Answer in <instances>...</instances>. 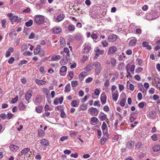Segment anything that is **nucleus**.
Instances as JSON below:
<instances>
[{"mask_svg": "<svg viewBox=\"0 0 160 160\" xmlns=\"http://www.w3.org/2000/svg\"><path fill=\"white\" fill-rule=\"evenodd\" d=\"M40 144L39 145V143H37L36 145V148L37 150L38 151H40L42 150V146H47L48 145V142L47 140L45 139H43L40 142Z\"/></svg>", "mask_w": 160, "mask_h": 160, "instance_id": "f257e3e1", "label": "nucleus"}, {"mask_svg": "<svg viewBox=\"0 0 160 160\" xmlns=\"http://www.w3.org/2000/svg\"><path fill=\"white\" fill-rule=\"evenodd\" d=\"M45 20L44 17L41 15H37L35 16L34 21L36 24L40 25L43 23Z\"/></svg>", "mask_w": 160, "mask_h": 160, "instance_id": "f03ea898", "label": "nucleus"}, {"mask_svg": "<svg viewBox=\"0 0 160 160\" xmlns=\"http://www.w3.org/2000/svg\"><path fill=\"white\" fill-rule=\"evenodd\" d=\"M93 66L95 67V72L97 75H98L101 70V66L100 63L98 62H95L93 63Z\"/></svg>", "mask_w": 160, "mask_h": 160, "instance_id": "7ed1b4c3", "label": "nucleus"}, {"mask_svg": "<svg viewBox=\"0 0 160 160\" xmlns=\"http://www.w3.org/2000/svg\"><path fill=\"white\" fill-rule=\"evenodd\" d=\"M91 44L88 43H85L83 45V52L86 53L90 52L91 49Z\"/></svg>", "mask_w": 160, "mask_h": 160, "instance_id": "20e7f679", "label": "nucleus"}, {"mask_svg": "<svg viewBox=\"0 0 160 160\" xmlns=\"http://www.w3.org/2000/svg\"><path fill=\"white\" fill-rule=\"evenodd\" d=\"M32 90H29L26 93L25 96V98L28 102H30V100L32 95Z\"/></svg>", "mask_w": 160, "mask_h": 160, "instance_id": "39448f33", "label": "nucleus"}, {"mask_svg": "<svg viewBox=\"0 0 160 160\" xmlns=\"http://www.w3.org/2000/svg\"><path fill=\"white\" fill-rule=\"evenodd\" d=\"M62 31V28L59 26H55L52 29V32L55 34H58L61 32Z\"/></svg>", "mask_w": 160, "mask_h": 160, "instance_id": "423d86ee", "label": "nucleus"}, {"mask_svg": "<svg viewBox=\"0 0 160 160\" xmlns=\"http://www.w3.org/2000/svg\"><path fill=\"white\" fill-rule=\"evenodd\" d=\"M102 130L103 133L104 135H106V136L108 137L109 136L108 134V128L105 122H103L102 126Z\"/></svg>", "mask_w": 160, "mask_h": 160, "instance_id": "0eeeda50", "label": "nucleus"}, {"mask_svg": "<svg viewBox=\"0 0 160 160\" xmlns=\"http://www.w3.org/2000/svg\"><path fill=\"white\" fill-rule=\"evenodd\" d=\"M88 110L90 112L92 116H97L99 112L96 108L92 107L90 108Z\"/></svg>", "mask_w": 160, "mask_h": 160, "instance_id": "6e6552de", "label": "nucleus"}, {"mask_svg": "<svg viewBox=\"0 0 160 160\" xmlns=\"http://www.w3.org/2000/svg\"><path fill=\"white\" fill-rule=\"evenodd\" d=\"M117 39V36L114 34H111L108 37V40L110 42H115Z\"/></svg>", "mask_w": 160, "mask_h": 160, "instance_id": "1a4fd4ad", "label": "nucleus"}, {"mask_svg": "<svg viewBox=\"0 0 160 160\" xmlns=\"http://www.w3.org/2000/svg\"><path fill=\"white\" fill-rule=\"evenodd\" d=\"M69 51L67 48H65L63 49V51L61 52V54H63L64 57L69 58L70 54H69Z\"/></svg>", "mask_w": 160, "mask_h": 160, "instance_id": "9d476101", "label": "nucleus"}, {"mask_svg": "<svg viewBox=\"0 0 160 160\" xmlns=\"http://www.w3.org/2000/svg\"><path fill=\"white\" fill-rule=\"evenodd\" d=\"M135 67V66L134 65H132L128 63L126 65V70H127V69H128V71H129V70H130L132 73L133 74Z\"/></svg>", "mask_w": 160, "mask_h": 160, "instance_id": "9b49d317", "label": "nucleus"}, {"mask_svg": "<svg viewBox=\"0 0 160 160\" xmlns=\"http://www.w3.org/2000/svg\"><path fill=\"white\" fill-rule=\"evenodd\" d=\"M107 97L105 93H102L101 95L100 100L102 104H105L106 102Z\"/></svg>", "mask_w": 160, "mask_h": 160, "instance_id": "f8f14e48", "label": "nucleus"}, {"mask_svg": "<svg viewBox=\"0 0 160 160\" xmlns=\"http://www.w3.org/2000/svg\"><path fill=\"white\" fill-rule=\"evenodd\" d=\"M10 20L12 22H15L18 23L21 20V18H19L18 16L17 15L13 16L12 18H10Z\"/></svg>", "mask_w": 160, "mask_h": 160, "instance_id": "ddd939ff", "label": "nucleus"}, {"mask_svg": "<svg viewBox=\"0 0 160 160\" xmlns=\"http://www.w3.org/2000/svg\"><path fill=\"white\" fill-rule=\"evenodd\" d=\"M67 70V68L65 66H62L60 69V75L61 76H64L66 74V72Z\"/></svg>", "mask_w": 160, "mask_h": 160, "instance_id": "4468645a", "label": "nucleus"}, {"mask_svg": "<svg viewBox=\"0 0 160 160\" xmlns=\"http://www.w3.org/2000/svg\"><path fill=\"white\" fill-rule=\"evenodd\" d=\"M117 50V48L114 46L111 47L109 49L108 52V54L114 53Z\"/></svg>", "mask_w": 160, "mask_h": 160, "instance_id": "2eb2a0df", "label": "nucleus"}, {"mask_svg": "<svg viewBox=\"0 0 160 160\" xmlns=\"http://www.w3.org/2000/svg\"><path fill=\"white\" fill-rule=\"evenodd\" d=\"M42 98V96L40 95H37L36 97L34 102L35 104L40 103L41 102Z\"/></svg>", "mask_w": 160, "mask_h": 160, "instance_id": "dca6fc26", "label": "nucleus"}, {"mask_svg": "<svg viewBox=\"0 0 160 160\" xmlns=\"http://www.w3.org/2000/svg\"><path fill=\"white\" fill-rule=\"evenodd\" d=\"M9 148L11 151L15 152L19 149V147L13 144H11L10 145Z\"/></svg>", "mask_w": 160, "mask_h": 160, "instance_id": "f3484780", "label": "nucleus"}, {"mask_svg": "<svg viewBox=\"0 0 160 160\" xmlns=\"http://www.w3.org/2000/svg\"><path fill=\"white\" fill-rule=\"evenodd\" d=\"M112 97L113 100L116 102L118 97V93L117 90H116L114 93H112Z\"/></svg>", "mask_w": 160, "mask_h": 160, "instance_id": "a211bd4d", "label": "nucleus"}, {"mask_svg": "<svg viewBox=\"0 0 160 160\" xmlns=\"http://www.w3.org/2000/svg\"><path fill=\"white\" fill-rule=\"evenodd\" d=\"M137 42V39L135 38H134L131 39L129 43V45L131 46H135Z\"/></svg>", "mask_w": 160, "mask_h": 160, "instance_id": "6ab92c4d", "label": "nucleus"}, {"mask_svg": "<svg viewBox=\"0 0 160 160\" xmlns=\"http://www.w3.org/2000/svg\"><path fill=\"white\" fill-rule=\"evenodd\" d=\"M96 52L95 55L98 57L100 55H102L104 53V51L103 50H99V49H96L95 51Z\"/></svg>", "mask_w": 160, "mask_h": 160, "instance_id": "aec40b11", "label": "nucleus"}, {"mask_svg": "<svg viewBox=\"0 0 160 160\" xmlns=\"http://www.w3.org/2000/svg\"><path fill=\"white\" fill-rule=\"evenodd\" d=\"M135 143L132 141H129L126 144L127 147L129 148H133L134 146Z\"/></svg>", "mask_w": 160, "mask_h": 160, "instance_id": "412c9836", "label": "nucleus"}, {"mask_svg": "<svg viewBox=\"0 0 160 160\" xmlns=\"http://www.w3.org/2000/svg\"><path fill=\"white\" fill-rule=\"evenodd\" d=\"M38 136L41 138H43L45 135V132L42 129H39L38 131Z\"/></svg>", "mask_w": 160, "mask_h": 160, "instance_id": "4be33fe9", "label": "nucleus"}, {"mask_svg": "<svg viewBox=\"0 0 160 160\" xmlns=\"http://www.w3.org/2000/svg\"><path fill=\"white\" fill-rule=\"evenodd\" d=\"M148 43L146 41H144L142 43V46L143 47H146L148 50H150L152 49L151 46L148 45Z\"/></svg>", "mask_w": 160, "mask_h": 160, "instance_id": "5701e85b", "label": "nucleus"}, {"mask_svg": "<svg viewBox=\"0 0 160 160\" xmlns=\"http://www.w3.org/2000/svg\"><path fill=\"white\" fill-rule=\"evenodd\" d=\"M83 38L82 35L80 33H77L74 37L75 39L77 41H79L82 39Z\"/></svg>", "mask_w": 160, "mask_h": 160, "instance_id": "b1692460", "label": "nucleus"}, {"mask_svg": "<svg viewBox=\"0 0 160 160\" xmlns=\"http://www.w3.org/2000/svg\"><path fill=\"white\" fill-rule=\"evenodd\" d=\"M64 17V15L63 14H61L58 15L55 20V21L57 22H59L63 19Z\"/></svg>", "mask_w": 160, "mask_h": 160, "instance_id": "393cba45", "label": "nucleus"}, {"mask_svg": "<svg viewBox=\"0 0 160 160\" xmlns=\"http://www.w3.org/2000/svg\"><path fill=\"white\" fill-rule=\"evenodd\" d=\"M68 58L64 56L63 57V58H62L60 61V63L61 65H65L68 62Z\"/></svg>", "mask_w": 160, "mask_h": 160, "instance_id": "a878e982", "label": "nucleus"}, {"mask_svg": "<svg viewBox=\"0 0 160 160\" xmlns=\"http://www.w3.org/2000/svg\"><path fill=\"white\" fill-rule=\"evenodd\" d=\"M36 82L38 85H42L45 84L46 82V81H44L42 80H39L38 79H36L35 80Z\"/></svg>", "mask_w": 160, "mask_h": 160, "instance_id": "bb28decb", "label": "nucleus"}, {"mask_svg": "<svg viewBox=\"0 0 160 160\" xmlns=\"http://www.w3.org/2000/svg\"><path fill=\"white\" fill-rule=\"evenodd\" d=\"M26 107V106L23 102H21L19 105L18 108L21 110L24 111Z\"/></svg>", "mask_w": 160, "mask_h": 160, "instance_id": "cd10ccee", "label": "nucleus"}, {"mask_svg": "<svg viewBox=\"0 0 160 160\" xmlns=\"http://www.w3.org/2000/svg\"><path fill=\"white\" fill-rule=\"evenodd\" d=\"M152 150L154 152H157L160 150V146L158 144H155L152 148Z\"/></svg>", "mask_w": 160, "mask_h": 160, "instance_id": "c85d7f7f", "label": "nucleus"}, {"mask_svg": "<svg viewBox=\"0 0 160 160\" xmlns=\"http://www.w3.org/2000/svg\"><path fill=\"white\" fill-rule=\"evenodd\" d=\"M71 90L70 85L69 83L67 84L65 88L64 91L65 92H69Z\"/></svg>", "mask_w": 160, "mask_h": 160, "instance_id": "c756f323", "label": "nucleus"}, {"mask_svg": "<svg viewBox=\"0 0 160 160\" xmlns=\"http://www.w3.org/2000/svg\"><path fill=\"white\" fill-rule=\"evenodd\" d=\"M41 46L40 45L38 46L34 51V53L35 55L38 54L40 52Z\"/></svg>", "mask_w": 160, "mask_h": 160, "instance_id": "7c9ffc66", "label": "nucleus"}, {"mask_svg": "<svg viewBox=\"0 0 160 160\" xmlns=\"http://www.w3.org/2000/svg\"><path fill=\"white\" fill-rule=\"evenodd\" d=\"M87 75V73L85 72H82L79 75V79L81 80L83 79V77L86 76Z\"/></svg>", "mask_w": 160, "mask_h": 160, "instance_id": "2f4dec72", "label": "nucleus"}, {"mask_svg": "<svg viewBox=\"0 0 160 160\" xmlns=\"http://www.w3.org/2000/svg\"><path fill=\"white\" fill-rule=\"evenodd\" d=\"M42 91L43 93L46 94V95H47V98H49L48 95L49 93V90L46 88H44L42 90Z\"/></svg>", "mask_w": 160, "mask_h": 160, "instance_id": "473e14b6", "label": "nucleus"}, {"mask_svg": "<svg viewBox=\"0 0 160 160\" xmlns=\"http://www.w3.org/2000/svg\"><path fill=\"white\" fill-rule=\"evenodd\" d=\"M30 151V149L29 148H26L23 149L21 152L22 155L26 154Z\"/></svg>", "mask_w": 160, "mask_h": 160, "instance_id": "72a5a7b5", "label": "nucleus"}, {"mask_svg": "<svg viewBox=\"0 0 160 160\" xmlns=\"http://www.w3.org/2000/svg\"><path fill=\"white\" fill-rule=\"evenodd\" d=\"M43 107L42 106H38L36 107V111L38 113H40L42 112Z\"/></svg>", "mask_w": 160, "mask_h": 160, "instance_id": "f704fd0d", "label": "nucleus"}, {"mask_svg": "<svg viewBox=\"0 0 160 160\" xmlns=\"http://www.w3.org/2000/svg\"><path fill=\"white\" fill-rule=\"evenodd\" d=\"M91 38L94 40V41L97 42L99 40V38H98L97 35L95 33L92 34L91 35Z\"/></svg>", "mask_w": 160, "mask_h": 160, "instance_id": "c9c22d12", "label": "nucleus"}, {"mask_svg": "<svg viewBox=\"0 0 160 160\" xmlns=\"http://www.w3.org/2000/svg\"><path fill=\"white\" fill-rule=\"evenodd\" d=\"M33 21L31 19L29 20L28 21L25 22V24L27 27L31 26L33 24Z\"/></svg>", "mask_w": 160, "mask_h": 160, "instance_id": "e433bc0d", "label": "nucleus"}, {"mask_svg": "<svg viewBox=\"0 0 160 160\" xmlns=\"http://www.w3.org/2000/svg\"><path fill=\"white\" fill-rule=\"evenodd\" d=\"M124 64L123 62H121L118 66V69L119 70H122L124 68Z\"/></svg>", "mask_w": 160, "mask_h": 160, "instance_id": "4c0bfd02", "label": "nucleus"}, {"mask_svg": "<svg viewBox=\"0 0 160 160\" xmlns=\"http://www.w3.org/2000/svg\"><path fill=\"white\" fill-rule=\"evenodd\" d=\"M68 28L69 31L73 32L75 30V26L72 24L68 26Z\"/></svg>", "mask_w": 160, "mask_h": 160, "instance_id": "58836bf2", "label": "nucleus"}, {"mask_svg": "<svg viewBox=\"0 0 160 160\" xmlns=\"http://www.w3.org/2000/svg\"><path fill=\"white\" fill-rule=\"evenodd\" d=\"M28 48V44H23L22 45L21 47V50L23 51L25 50H27Z\"/></svg>", "mask_w": 160, "mask_h": 160, "instance_id": "ea45409f", "label": "nucleus"}, {"mask_svg": "<svg viewBox=\"0 0 160 160\" xmlns=\"http://www.w3.org/2000/svg\"><path fill=\"white\" fill-rule=\"evenodd\" d=\"M142 144L141 142H138L135 145V148L137 149H138L140 148L141 146H142Z\"/></svg>", "mask_w": 160, "mask_h": 160, "instance_id": "a19ab883", "label": "nucleus"}, {"mask_svg": "<svg viewBox=\"0 0 160 160\" xmlns=\"http://www.w3.org/2000/svg\"><path fill=\"white\" fill-rule=\"evenodd\" d=\"M78 85V82L77 81H72L71 82L72 86L73 88L76 87Z\"/></svg>", "mask_w": 160, "mask_h": 160, "instance_id": "79ce46f5", "label": "nucleus"}, {"mask_svg": "<svg viewBox=\"0 0 160 160\" xmlns=\"http://www.w3.org/2000/svg\"><path fill=\"white\" fill-rule=\"evenodd\" d=\"M60 59V56L59 55L52 56V61H57Z\"/></svg>", "mask_w": 160, "mask_h": 160, "instance_id": "37998d69", "label": "nucleus"}, {"mask_svg": "<svg viewBox=\"0 0 160 160\" xmlns=\"http://www.w3.org/2000/svg\"><path fill=\"white\" fill-rule=\"evenodd\" d=\"M63 105H59L58 106L56 107V108H57V110L58 111H59L60 112H61L63 110Z\"/></svg>", "mask_w": 160, "mask_h": 160, "instance_id": "c03bdc74", "label": "nucleus"}, {"mask_svg": "<svg viewBox=\"0 0 160 160\" xmlns=\"http://www.w3.org/2000/svg\"><path fill=\"white\" fill-rule=\"evenodd\" d=\"M126 100L125 98H123L120 102V105L122 107H124L125 105Z\"/></svg>", "mask_w": 160, "mask_h": 160, "instance_id": "a18cd8bd", "label": "nucleus"}, {"mask_svg": "<svg viewBox=\"0 0 160 160\" xmlns=\"http://www.w3.org/2000/svg\"><path fill=\"white\" fill-rule=\"evenodd\" d=\"M13 35H17L16 30L14 29H12L11 32L9 34V35L10 37H12Z\"/></svg>", "mask_w": 160, "mask_h": 160, "instance_id": "49530a36", "label": "nucleus"}, {"mask_svg": "<svg viewBox=\"0 0 160 160\" xmlns=\"http://www.w3.org/2000/svg\"><path fill=\"white\" fill-rule=\"evenodd\" d=\"M23 55L24 56H30L32 55V53L29 51H26L23 52Z\"/></svg>", "mask_w": 160, "mask_h": 160, "instance_id": "de8ad7c7", "label": "nucleus"}, {"mask_svg": "<svg viewBox=\"0 0 160 160\" xmlns=\"http://www.w3.org/2000/svg\"><path fill=\"white\" fill-rule=\"evenodd\" d=\"M92 68V67L91 65H88L84 68V70L87 72H89L91 70Z\"/></svg>", "mask_w": 160, "mask_h": 160, "instance_id": "09e8293b", "label": "nucleus"}, {"mask_svg": "<svg viewBox=\"0 0 160 160\" xmlns=\"http://www.w3.org/2000/svg\"><path fill=\"white\" fill-rule=\"evenodd\" d=\"M107 139L105 138L102 137L101 139V144L103 145L107 140Z\"/></svg>", "mask_w": 160, "mask_h": 160, "instance_id": "8fccbe9b", "label": "nucleus"}, {"mask_svg": "<svg viewBox=\"0 0 160 160\" xmlns=\"http://www.w3.org/2000/svg\"><path fill=\"white\" fill-rule=\"evenodd\" d=\"M39 71L42 74H44L45 72L44 68L43 66L40 67Z\"/></svg>", "mask_w": 160, "mask_h": 160, "instance_id": "3c124183", "label": "nucleus"}, {"mask_svg": "<svg viewBox=\"0 0 160 160\" xmlns=\"http://www.w3.org/2000/svg\"><path fill=\"white\" fill-rule=\"evenodd\" d=\"M28 63V61L25 60H22L20 61V62L18 63V65L19 66H21L24 64H27Z\"/></svg>", "mask_w": 160, "mask_h": 160, "instance_id": "603ef678", "label": "nucleus"}, {"mask_svg": "<svg viewBox=\"0 0 160 160\" xmlns=\"http://www.w3.org/2000/svg\"><path fill=\"white\" fill-rule=\"evenodd\" d=\"M111 64L112 66H114L116 64V60L114 58H111Z\"/></svg>", "mask_w": 160, "mask_h": 160, "instance_id": "864d4df0", "label": "nucleus"}, {"mask_svg": "<svg viewBox=\"0 0 160 160\" xmlns=\"http://www.w3.org/2000/svg\"><path fill=\"white\" fill-rule=\"evenodd\" d=\"M91 121L94 123H96L98 121V119L95 117H92L91 118Z\"/></svg>", "mask_w": 160, "mask_h": 160, "instance_id": "5fc2aeb1", "label": "nucleus"}, {"mask_svg": "<svg viewBox=\"0 0 160 160\" xmlns=\"http://www.w3.org/2000/svg\"><path fill=\"white\" fill-rule=\"evenodd\" d=\"M107 118V116L106 114H104L103 115L100 116V119L101 120L103 121L105 120Z\"/></svg>", "mask_w": 160, "mask_h": 160, "instance_id": "6e6d98bb", "label": "nucleus"}, {"mask_svg": "<svg viewBox=\"0 0 160 160\" xmlns=\"http://www.w3.org/2000/svg\"><path fill=\"white\" fill-rule=\"evenodd\" d=\"M18 100V97H16L15 98L12 99L11 102L12 103H14L17 102Z\"/></svg>", "mask_w": 160, "mask_h": 160, "instance_id": "4d7b16f0", "label": "nucleus"}, {"mask_svg": "<svg viewBox=\"0 0 160 160\" xmlns=\"http://www.w3.org/2000/svg\"><path fill=\"white\" fill-rule=\"evenodd\" d=\"M77 104V101L75 100H73L71 103V105L73 107H76Z\"/></svg>", "mask_w": 160, "mask_h": 160, "instance_id": "13d9d810", "label": "nucleus"}, {"mask_svg": "<svg viewBox=\"0 0 160 160\" xmlns=\"http://www.w3.org/2000/svg\"><path fill=\"white\" fill-rule=\"evenodd\" d=\"M87 108V106L85 105L84 104L80 106V109L81 110H85Z\"/></svg>", "mask_w": 160, "mask_h": 160, "instance_id": "bf43d9fd", "label": "nucleus"}, {"mask_svg": "<svg viewBox=\"0 0 160 160\" xmlns=\"http://www.w3.org/2000/svg\"><path fill=\"white\" fill-rule=\"evenodd\" d=\"M92 80L93 79L92 78L88 77L86 79L85 82L87 83H88L91 82L92 81Z\"/></svg>", "mask_w": 160, "mask_h": 160, "instance_id": "052dcab7", "label": "nucleus"}, {"mask_svg": "<svg viewBox=\"0 0 160 160\" xmlns=\"http://www.w3.org/2000/svg\"><path fill=\"white\" fill-rule=\"evenodd\" d=\"M2 23V26L3 28H5L6 27V21L5 19H3L1 21Z\"/></svg>", "mask_w": 160, "mask_h": 160, "instance_id": "680f3d73", "label": "nucleus"}, {"mask_svg": "<svg viewBox=\"0 0 160 160\" xmlns=\"http://www.w3.org/2000/svg\"><path fill=\"white\" fill-rule=\"evenodd\" d=\"M118 87L120 92L122 91L124 89V86L123 85L118 84Z\"/></svg>", "mask_w": 160, "mask_h": 160, "instance_id": "e2e57ef3", "label": "nucleus"}, {"mask_svg": "<svg viewBox=\"0 0 160 160\" xmlns=\"http://www.w3.org/2000/svg\"><path fill=\"white\" fill-rule=\"evenodd\" d=\"M149 93L150 94H154L155 92V89L153 88H151L148 91Z\"/></svg>", "mask_w": 160, "mask_h": 160, "instance_id": "0e129e2a", "label": "nucleus"}, {"mask_svg": "<svg viewBox=\"0 0 160 160\" xmlns=\"http://www.w3.org/2000/svg\"><path fill=\"white\" fill-rule=\"evenodd\" d=\"M88 58L87 56H83L81 59V61L82 62H84L87 60Z\"/></svg>", "mask_w": 160, "mask_h": 160, "instance_id": "69168bd1", "label": "nucleus"}, {"mask_svg": "<svg viewBox=\"0 0 160 160\" xmlns=\"http://www.w3.org/2000/svg\"><path fill=\"white\" fill-rule=\"evenodd\" d=\"M143 68H138L136 70V72L138 73L143 70Z\"/></svg>", "mask_w": 160, "mask_h": 160, "instance_id": "338daca9", "label": "nucleus"}, {"mask_svg": "<svg viewBox=\"0 0 160 160\" xmlns=\"http://www.w3.org/2000/svg\"><path fill=\"white\" fill-rule=\"evenodd\" d=\"M152 138L153 141H156L158 139L157 135L155 134H153L152 136Z\"/></svg>", "mask_w": 160, "mask_h": 160, "instance_id": "774afa93", "label": "nucleus"}]
</instances>
